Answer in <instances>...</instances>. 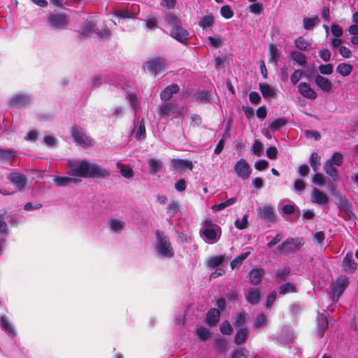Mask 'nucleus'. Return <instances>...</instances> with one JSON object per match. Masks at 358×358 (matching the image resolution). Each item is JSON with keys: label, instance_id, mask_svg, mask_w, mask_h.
Listing matches in <instances>:
<instances>
[{"label": "nucleus", "instance_id": "nucleus-1", "mask_svg": "<svg viewBox=\"0 0 358 358\" xmlns=\"http://www.w3.org/2000/svg\"><path fill=\"white\" fill-rule=\"evenodd\" d=\"M69 174L83 178L105 177L109 173L95 164L85 160H69Z\"/></svg>", "mask_w": 358, "mask_h": 358}, {"label": "nucleus", "instance_id": "nucleus-2", "mask_svg": "<svg viewBox=\"0 0 358 358\" xmlns=\"http://www.w3.org/2000/svg\"><path fill=\"white\" fill-rule=\"evenodd\" d=\"M156 236L157 239V252L164 257H173L174 252L169 238L166 236H163L159 230L156 231Z\"/></svg>", "mask_w": 358, "mask_h": 358}, {"label": "nucleus", "instance_id": "nucleus-3", "mask_svg": "<svg viewBox=\"0 0 358 358\" xmlns=\"http://www.w3.org/2000/svg\"><path fill=\"white\" fill-rule=\"evenodd\" d=\"M303 244V238H288L278 246V251L280 254L294 253L299 250Z\"/></svg>", "mask_w": 358, "mask_h": 358}, {"label": "nucleus", "instance_id": "nucleus-4", "mask_svg": "<svg viewBox=\"0 0 358 358\" xmlns=\"http://www.w3.org/2000/svg\"><path fill=\"white\" fill-rule=\"evenodd\" d=\"M166 62L164 58L154 57L146 62L143 66L145 71H149L154 76H157L160 72L164 71Z\"/></svg>", "mask_w": 358, "mask_h": 358}, {"label": "nucleus", "instance_id": "nucleus-5", "mask_svg": "<svg viewBox=\"0 0 358 358\" xmlns=\"http://www.w3.org/2000/svg\"><path fill=\"white\" fill-rule=\"evenodd\" d=\"M183 107L178 108V105L172 102L165 101L159 106L158 112L161 117L170 115L171 113L178 116L183 115Z\"/></svg>", "mask_w": 358, "mask_h": 358}, {"label": "nucleus", "instance_id": "nucleus-6", "mask_svg": "<svg viewBox=\"0 0 358 358\" xmlns=\"http://www.w3.org/2000/svg\"><path fill=\"white\" fill-rule=\"evenodd\" d=\"M71 134L77 144L83 147L92 145L93 141L85 134L82 128L73 127L71 130Z\"/></svg>", "mask_w": 358, "mask_h": 358}, {"label": "nucleus", "instance_id": "nucleus-7", "mask_svg": "<svg viewBox=\"0 0 358 358\" xmlns=\"http://www.w3.org/2000/svg\"><path fill=\"white\" fill-rule=\"evenodd\" d=\"M349 278L347 277H342L337 278L332 285V291L334 293L333 300L338 301L342 295L348 285H349Z\"/></svg>", "mask_w": 358, "mask_h": 358}, {"label": "nucleus", "instance_id": "nucleus-8", "mask_svg": "<svg viewBox=\"0 0 358 358\" xmlns=\"http://www.w3.org/2000/svg\"><path fill=\"white\" fill-rule=\"evenodd\" d=\"M233 169L236 176L243 180L248 179L251 173L249 164L244 159H241L236 162Z\"/></svg>", "mask_w": 358, "mask_h": 358}, {"label": "nucleus", "instance_id": "nucleus-9", "mask_svg": "<svg viewBox=\"0 0 358 358\" xmlns=\"http://www.w3.org/2000/svg\"><path fill=\"white\" fill-rule=\"evenodd\" d=\"M170 36L178 42L187 45L189 39V31L182 27V24L177 27L171 29Z\"/></svg>", "mask_w": 358, "mask_h": 358}, {"label": "nucleus", "instance_id": "nucleus-10", "mask_svg": "<svg viewBox=\"0 0 358 358\" xmlns=\"http://www.w3.org/2000/svg\"><path fill=\"white\" fill-rule=\"evenodd\" d=\"M48 20L51 27L57 29H62L68 23L67 16L64 14H50Z\"/></svg>", "mask_w": 358, "mask_h": 358}, {"label": "nucleus", "instance_id": "nucleus-11", "mask_svg": "<svg viewBox=\"0 0 358 358\" xmlns=\"http://www.w3.org/2000/svg\"><path fill=\"white\" fill-rule=\"evenodd\" d=\"M265 275V270L262 267H256L250 271L248 274L249 282L252 285H258L261 283Z\"/></svg>", "mask_w": 358, "mask_h": 358}, {"label": "nucleus", "instance_id": "nucleus-12", "mask_svg": "<svg viewBox=\"0 0 358 358\" xmlns=\"http://www.w3.org/2000/svg\"><path fill=\"white\" fill-rule=\"evenodd\" d=\"M259 216L266 222L274 223L275 215L271 206H264L258 209Z\"/></svg>", "mask_w": 358, "mask_h": 358}, {"label": "nucleus", "instance_id": "nucleus-13", "mask_svg": "<svg viewBox=\"0 0 358 358\" xmlns=\"http://www.w3.org/2000/svg\"><path fill=\"white\" fill-rule=\"evenodd\" d=\"M171 165L176 171H183L185 169L192 171L194 167L192 161L178 158L171 159Z\"/></svg>", "mask_w": 358, "mask_h": 358}, {"label": "nucleus", "instance_id": "nucleus-14", "mask_svg": "<svg viewBox=\"0 0 358 358\" xmlns=\"http://www.w3.org/2000/svg\"><path fill=\"white\" fill-rule=\"evenodd\" d=\"M315 83L318 87V88L327 93L330 92L332 89V83L331 80L329 78L323 77L319 74H317L315 76Z\"/></svg>", "mask_w": 358, "mask_h": 358}, {"label": "nucleus", "instance_id": "nucleus-15", "mask_svg": "<svg viewBox=\"0 0 358 358\" xmlns=\"http://www.w3.org/2000/svg\"><path fill=\"white\" fill-rule=\"evenodd\" d=\"M180 90V87L177 84H171L165 87L160 93V99L164 101H169L174 94H176Z\"/></svg>", "mask_w": 358, "mask_h": 358}, {"label": "nucleus", "instance_id": "nucleus-16", "mask_svg": "<svg viewBox=\"0 0 358 358\" xmlns=\"http://www.w3.org/2000/svg\"><path fill=\"white\" fill-rule=\"evenodd\" d=\"M299 92L305 98L310 99H315L317 97L316 92L312 89L307 83H301L298 85Z\"/></svg>", "mask_w": 358, "mask_h": 358}, {"label": "nucleus", "instance_id": "nucleus-17", "mask_svg": "<svg viewBox=\"0 0 358 358\" xmlns=\"http://www.w3.org/2000/svg\"><path fill=\"white\" fill-rule=\"evenodd\" d=\"M311 201L317 204L325 205L328 203L329 198L323 192L317 188H314L313 190Z\"/></svg>", "mask_w": 358, "mask_h": 358}, {"label": "nucleus", "instance_id": "nucleus-18", "mask_svg": "<svg viewBox=\"0 0 358 358\" xmlns=\"http://www.w3.org/2000/svg\"><path fill=\"white\" fill-rule=\"evenodd\" d=\"M357 266V263L352 258V254L351 252L347 253L343 261V267L345 271L352 273L356 270Z\"/></svg>", "mask_w": 358, "mask_h": 358}, {"label": "nucleus", "instance_id": "nucleus-19", "mask_svg": "<svg viewBox=\"0 0 358 358\" xmlns=\"http://www.w3.org/2000/svg\"><path fill=\"white\" fill-rule=\"evenodd\" d=\"M220 318V312L217 308H210L206 314V323L213 326L218 323Z\"/></svg>", "mask_w": 358, "mask_h": 358}, {"label": "nucleus", "instance_id": "nucleus-20", "mask_svg": "<svg viewBox=\"0 0 358 358\" xmlns=\"http://www.w3.org/2000/svg\"><path fill=\"white\" fill-rule=\"evenodd\" d=\"M250 334V331L245 327H241L236 332L234 337V343L239 345L244 343Z\"/></svg>", "mask_w": 358, "mask_h": 358}, {"label": "nucleus", "instance_id": "nucleus-21", "mask_svg": "<svg viewBox=\"0 0 358 358\" xmlns=\"http://www.w3.org/2000/svg\"><path fill=\"white\" fill-rule=\"evenodd\" d=\"M245 298L251 305H257L261 299V292L258 288H252Z\"/></svg>", "mask_w": 358, "mask_h": 358}, {"label": "nucleus", "instance_id": "nucleus-22", "mask_svg": "<svg viewBox=\"0 0 358 358\" xmlns=\"http://www.w3.org/2000/svg\"><path fill=\"white\" fill-rule=\"evenodd\" d=\"M233 324L236 327H243L244 324L249 320L248 313L241 311L233 316Z\"/></svg>", "mask_w": 358, "mask_h": 358}, {"label": "nucleus", "instance_id": "nucleus-23", "mask_svg": "<svg viewBox=\"0 0 358 358\" xmlns=\"http://www.w3.org/2000/svg\"><path fill=\"white\" fill-rule=\"evenodd\" d=\"M325 173L336 181L338 178L337 169L332 164L331 160H327L324 166Z\"/></svg>", "mask_w": 358, "mask_h": 358}, {"label": "nucleus", "instance_id": "nucleus-24", "mask_svg": "<svg viewBox=\"0 0 358 358\" xmlns=\"http://www.w3.org/2000/svg\"><path fill=\"white\" fill-rule=\"evenodd\" d=\"M291 269L289 266L278 268L275 271V278L278 282H285L287 277L290 274Z\"/></svg>", "mask_w": 358, "mask_h": 358}, {"label": "nucleus", "instance_id": "nucleus-25", "mask_svg": "<svg viewBox=\"0 0 358 358\" xmlns=\"http://www.w3.org/2000/svg\"><path fill=\"white\" fill-rule=\"evenodd\" d=\"M353 66L347 63H341L336 67V72L343 77L348 76L352 71Z\"/></svg>", "mask_w": 358, "mask_h": 358}, {"label": "nucleus", "instance_id": "nucleus-26", "mask_svg": "<svg viewBox=\"0 0 358 358\" xmlns=\"http://www.w3.org/2000/svg\"><path fill=\"white\" fill-rule=\"evenodd\" d=\"M259 88L265 99L274 96L275 94L274 90L267 83H259Z\"/></svg>", "mask_w": 358, "mask_h": 358}, {"label": "nucleus", "instance_id": "nucleus-27", "mask_svg": "<svg viewBox=\"0 0 358 358\" xmlns=\"http://www.w3.org/2000/svg\"><path fill=\"white\" fill-rule=\"evenodd\" d=\"M117 167L120 169V172L124 178H131L134 176V171L130 166L118 162L117 163Z\"/></svg>", "mask_w": 358, "mask_h": 358}, {"label": "nucleus", "instance_id": "nucleus-28", "mask_svg": "<svg viewBox=\"0 0 358 358\" xmlns=\"http://www.w3.org/2000/svg\"><path fill=\"white\" fill-rule=\"evenodd\" d=\"M165 20L170 25L171 29L182 24L180 18L172 13H169L166 15Z\"/></svg>", "mask_w": 358, "mask_h": 358}, {"label": "nucleus", "instance_id": "nucleus-29", "mask_svg": "<svg viewBox=\"0 0 358 358\" xmlns=\"http://www.w3.org/2000/svg\"><path fill=\"white\" fill-rule=\"evenodd\" d=\"M9 180L14 183L18 189H22L25 184V178L19 173H11L9 176Z\"/></svg>", "mask_w": 358, "mask_h": 358}, {"label": "nucleus", "instance_id": "nucleus-30", "mask_svg": "<svg viewBox=\"0 0 358 358\" xmlns=\"http://www.w3.org/2000/svg\"><path fill=\"white\" fill-rule=\"evenodd\" d=\"M320 23V19L317 15L314 17L308 18L305 17L303 20V27L306 30L312 29L315 26Z\"/></svg>", "mask_w": 358, "mask_h": 358}, {"label": "nucleus", "instance_id": "nucleus-31", "mask_svg": "<svg viewBox=\"0 0 358 358\" xmlns=\"http://www.w3.org/2000/svg\"><path fill=\"white\" fill-rule=\"evenodd\" d=\"M268 51H269V55H270V57H269L270 62L273 63L274 64L276 65L278 64V59L280 57V55L278 53V49L276 45H275L273 43L269 44Z\"/></svg>", "mask_w": 358, "mask_h": 358}, {"label": "nucleus", "instance_id": "nucleus-32", "mask_svg": "<svg viewBox=\"0 0 358 358\" xmlns=\"http://www.w3.org/2000/svg\"><path fill=\"white\" fill-rule=\"evenodd\" d=\"M201 234L207 240L213 243L217 241L218 240L217 231L215 229L205 228L202 230Z\"/></svg>", "mask_w": 358, "mask_h": 358}, {"label": "nucleus", "instance_id": "nucleus-33", "mask_svg": "<svg viewBox=\"0 0 358 358\" xmlns=\"http://www.w3.org/2000/svg\"><path fill=\"white\" fill-rule=\"evenodd\" d=\"M250 252H242L236 257L230 263L232 269L240 267L243 261L248 257Z\"/></svg>", "mask_w": 358, "mask_h": 358}, {"label": "nucleus", "instance_id": "nucleus-34", "mask_svg": "<svg viewBox=\"0 0 358 358\" xmlns=\"http://www.w3.org/2000/svg\"><path fill=\"white\" fill-rule=\"evenodd\" d=\"M338 207L347 213H352V204L345 196H342L339 198Z\"/></svg>", "mask_w": 358, "mask_h": 358}, {"label": "nucleus", "instance_id": "nucleus-35", "mask_svg": "<svg viewBox=\"0 0 358 358\" xmlns=\"http://www.w3.org/2000/svg\"><path fill=\"white\" fill-rule=\"evenodd\" d=\"M29 100V97L26 95H17L11 99L10 105L13 106H22L28 103Z\"/></svg>", "mask_w": 358, "mask_h": 358}, {"label": "nucleus", "instance_id": "nucleus-36", "mask_svg": "<svg viewBox=\"0 0 358 358\" xmlns=\"http://www.w3.org/2000/svg\"><path fill=\"white\" fill-rule=\"evenodd\" d=\"M287 123V120L286 118L280 117V118L275 120L270 124L269 129H271V131L273 132V131H275L280 129V128H281L282 127L286 125Z\"/></svg>", "mask_w": 358, "mask_h": 358}, {"label": "nucleus", "instance_id": "nucleus-37", "mask_svg": "<svg viewBox=\"0 0 358 358\" xmlns=\"http://www.w3.org/2000/svg\"><path fill=\"white\" fill-rule=\"evenodd\" d=\"M292 59L301 66H305L307 64L306 57L304 54L294 51L291 53Z\"/></svg>", "mask_w": 358, "mask_h": 358}, {"label": "nucleus", "instance_id": "nucleus-38", "mask_svg": "<svg viewBox=\"0 0 358 358\" xmlns=\"http://www.w3.org/2000/svg\"><path fill=\"white\" fill-rule=\"evenodd\" d=\"M113 15L117 17L122 19H130L135 17V15L127 9L117 10L113 11Z\"/></svg>", "mask_w": 358, "mask_h": 358}, {"label": "nucleus", "instance_id": "nucleus-39", "mask_svg": "<svg viewBox=\"0 0 358 358\" xmlns=\"http://www.w3.org/2000/svg\"><path fill=\"white\" fill-rule=\"evenodd\" d=\"M214 24V17L212 15H205L199 22V26L202 29L212 27Z\"/></svg>", "mask_w": 358, "mask_h": 358}, {"label": "nucleus", "instance_id": "nucleus-40", "mask_svg": "<svg viewBox=\"0 0 358 358\" xmlns=\"http://www.w3.org/2000/svg\"><path fill=\"white\" fill-rule=\"evenodd\" d=\"M149 171L150 173H155L158 172L162 166V163L160 160L156 159H151L148 162Z\"/></svg>", "mask_w": 358, "mask_h": 358}, {"label": "nucleus", "instance_id": "nucleus-41", "mask_svg": "<svg viewBox=\"0 0 358 358\" xmlns=\"http://www.w3.org/2000/svg\"><path fill=\"white\" fill-rule=\"evenodd\" d=\"M236 197H232L227 199L224 202L220 203L218 204H215L212 206V209L214 210H222L232 204H234L236 201Z\"/></svg>", "mask_w": 358, "mask_h": 358}, {"label": "nucleus", "instance_id": "nucleus-42", "mask_svg": "<svg viewBox=\"0 0 358 358\" xmlns=\"http://www.w3.org/2000/svg\"><path fill=\"white\" fill-rule=\"evenodd\" d=\"M296 292L295 286L290 283L287 282L279 287V294H286L287 293H293Z\"/></svg>", "mask_w": 358, "mask_h": 358}, {"label": "nucleus", "instance_id": "nucleus-43", "mask_svg": "<svg viewBox=\"0 0 358 358\" xmlns=\"http://www.w3.org/2000/svg\"><path fill=\"white\" fill-rule=\"evenodd\" d=\"M54 182L57 186H66L71 182H76L75 179L65 176H56L54 178Z\"/></svg>", "mask_w": 358, "mask_h": 358}, {"label": "nucleus", "instance_id": "nucleus-44", "mask_svg": "<svg viewBox=\"0 0 358 358\" xmlns=\"http://www.w3.org/2000/svg\"><path fill=\"white\" fill-rule=\"evenodd\" d=\"M195 333L201 341L207 340L210 335L209 330L204 327H201L196 329Z\"/></svg>", "mask_w": 358, "mask_h": 358}, {"label": "nucleus", "instance_id": "nucleus-45", "mask_svg": "<svg viewBox=\"0 0 358 358\" xmlns=\"http://www.w3.org/2000/svg\"><path fill=\"white\" fill-rule=\"evenodd\" d=\"M224 261V257L222 255L211 257L208 262V266L210 268H215L222 264Z\"/></svg>", "mask_w": 358, "mask_h": 358}, {"label": "nucleus", "instance_id": "nucleus-46", "mask_svg": "<svg viewBox=\"0 0 358 358\" xmlns=\"http://www.w3.org/2000/svg\"><path fill=\"white\" fill-rule=\"evenodd\" d=\"M295 46L301 50H306L310 45L303 37L300 36L295 39Z\"/></svg>", "mask_w": 358, "mask_h": 358}, {"label": "nucleus", "instance_id": "nucleus-47", "mask_svg": "<svg viewBox=\"0 0 358 358\" xmlns=\"http://www.w3.org/2000/svg\"><path fill=\"white\" fill-rule=\"evenodd\" d=\"M196 101H208L210 99V94L208 91H199L194 94Z\"/></svg>", "mask_w": 358, "mask_h": 358}, {"label": "nucleus", "instance_id": "nucleus-48", "mask_svg": "<svg viewBox=\"0 0 358 358\" xmlns=\"http://www.w3.org/2000/svg\"><path fill=\"white\" fill-rule=\"evenodd\" d=\"M310 164L314 170V171H317L319 166L320 165V157L317 153L313 152L310 155Z\"/></svg>", "mask_w": 358, "mask_h": 358}, {"label": "nucleus", "instance_id": "nucleus-49", "mask_svg": "<svg viewBox=\"0 0 358 358\" xmlns=\"http://www.w3.org/2000/svg\"><path fill=\"white\" fill-rule=\"evenodd\" d=\"M266 317L264 314L258 315L253 322V327L256 329L260 328L265 325Z\"/></svg>", "mask_w": 358, "mask_h": 358}, {"label": "nucleus", "instance_id": "nucleus-50", "mask_svg": "<svg viewBox=\"0 0 358 358\" xmlns=\"http://www.w3.org/2000/svg\"><path fill=\"white\" fill-rule=\"evenodd\" d=\"M220 332L224 335H231L233 332V328L228 321H224L220 326Z\"/></svg>", "mask_w": 358, "mask_h": 358}, {"label": "nucleus", "instance_id": "nucleus-51", "mask_svg": "<svg viewBox=\"0 0 358 358\" xmlns=\"http://www.w3.org/2000/svg\"><path fill=\"white\" fill-rule=\"evenodd\" d=\"M220 14L225 19H230L234 16V12L229 5H224L221 8Z\"/></svg>", "mask_w": 358, "mask_h": 358}, {"label": "nucleus", "instance_id": "nucleus-52", "mask_svg": "<svg viewBox=\"0 0 358 358\" xmlns=\"http://www.w3.org/2000/svg\"><path fill=\"white\" fill-rule=\"evenodd\" d=\"M318 69L322 75H331L333 73V65L331 64H321Z\"/></svg>", "mask_w": 358, "mask_h": 358}, {"label": "nucleus", "instance_id": "nucleus-53", "mask_svg": "<svg viewBox=\"0 0 358 358\" xmlns=\"http://www.w3.org/2000/svg\"><path fill=\"white\" fill-rule=\"evenodd\" d=\"M248 214H245L241 220H236L234 222L235 227L238 229H244L248 227Z\"/></svg>", "mask_w": 358, "mask_h": 358}, {"label": "nucleus", "instance_id": "nucleus-54", "mask_svg": "<svg viewBox=\"0 0 358 358\" xmlns=\"http://www.w3.org/2000/svg\"><path fill=\"white\" fill-rule=\"evenodd\" d=\"M146 131H145V120L142 119L141 122H139L138 129L136 134V138L137 139H141L145 136Z\"/></svg>", "mask_w": 358, "mask_h": 358}, {"label": "nucleus", "instance_id": "nucleus-55", "mask_svg": "<svg viewBox=\"0 0 358 358\" xmlns=\"http://www.w3.org/2000/svg\"><path fill=\"white\" fill-rule=\"evenodd\" d=\"M0 322H1V326L3 327V329L6 331H8L10 334H13V328L10 324V323L8 322V319L6 316H3V315L0 316Z\"/></svg>", "mask_w": 358, "mask_h": 358}, {"label": "nucleus", "instance_id": "nucleus-56", "mask_svg": "<svg viewBox=\"0 0 358 358\" xmlns=\"http://www.w3.org/2000/svg\"><path fill=\"white\" fill-rule=\"evenodd\" d=\"M263 9V4L260 2L252 3L249 6L250 12L257 15H260Z\"/></svg>", "mask_w": 358, "mask_h": 358}, {"label": "nucleus", "instance_id": "nucleus-57", "mask_svg": "<svg viewBox=\"0 0 358 358\" xmlns=\"http://www.w3.org/2000/svg\"><path fill=\"white\" fill-rule=\"evenodd\" d=\"M343 156L339 152H336L333 154L331 159L330 160L332 161V164H335L336 166H341L343 164Z\"/></svg>", "mask_w": 358, "mask_h": 358}, {"label": "nucleus", "instance_id": "nucleus-58", "mask_svg": "<svg viewBox=\"0 0 358 358\" xmlns=\"http://www.w3.org/2000/svg\"><path fill=\"white\" fill-rule=\"evenodd\" d=\"M227 136H229V133H226V134L223 136V138H221V139L218 141V143H217V145H216V147H215V150H214V153H215V155H219V154H220V153L222 152V151L223 150V148H224V138H225V137H227Z\"/></svg>", "mask_w": 358, "mask_h": 358}, {"label": "nucleus", "instance_id": "nucleus-59", "mask_svg": "<svg viewBox=\"0 0 358 358\" xmlns=\"http://www.w3.org/2000/svg\"><path fill=\"white\" fill-rule=\"evenodd\" d=\"M304 134L307 138H314L315 141H319L321 138L320 134L315 130H305Z\"/></svg>", "mask_w": 358, "mask_h": 358}, {"label": "nucleus", "instance_id": "nucleus-60", "mask_svg": "<svg viewBox=\"0 0 358 358\" xmlns=\"http://www.w3.org/2000/svg\"><path fill=\"white\" fill-rule=\"evenodd\" d=\"M252 152L256 155H260L262 150V144L259 140H255L252 145Z\"/></svg>", "mask_w": 358, "mask_h": 358}, {"label": "nucleus", "instance_id": "nucleus-61", "mask_svg": "<svg viewBox=\"0 0 358 358\" xmlns=\"http://www.w3.org/2000/svg\"><path fill=\"white\" fill-rule=\"evenodd\" d=\"M319 328L323 332L326 331L328 329V321L326 317L321 315L318 319Z\"/></svg>", "mask_w": 358, "mask_h": 358}, {"label": "nucleus", "instance_id": "nucleus-62", "mask_svg": "<svg viewBox=\"0 0 358 358\" xmlns=\"http://www.w3.org/2000/svg\"><path fill=\"white\" fill-rule=\"evenodd\" d=\"M331 52L327 48H323L319 51V56L324 62H329L331 59Z\"/></svg>", "mask_w": 358, "mask_h": 358}, {"label": "nucleus", "instance_id": "nucleus-63", "mask_svg": "<svg viewBox=\"0 0 358 358\" xmlns=\"http://www.w3.org/2000/svg\"><path fill=\"white\" fill-rule=\"evenodd\" d=\"M303 76V71L300 69L295 70L291 76V82L294 85L298 83Z\"/></svg>", "mask_w": 358, "mask_h": 358}, {"label": "nucleus", "instance_id": "nucleus-64", "mask_svg": "<svg viewBox=\"0 0 358 358\" xmlns=\"http://www.w3.org/2000/svg\"><path fill=\"white\" fill-rule=\"evenodd\" d=\"M277 296V294L275 291L271 292L267 296L266 302V308L269 309L271 308L273 302L275 301Z\"/></svg>", "mask_w": 358, "mask_h": 358}]
</instances>
